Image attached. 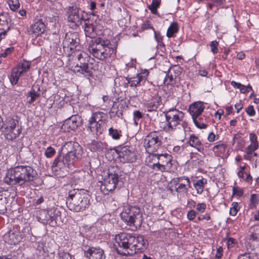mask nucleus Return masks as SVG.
Returning a JSON list of instances; mask_svg holds the SVG:
<instances>
[{
  "instance_id": "f257e3e1",
  "label": "nucleus",
  "mask_w": 259,
  "mask_h": 259,
  "mask_svg": "<svg viewBox=\"0 0 259 259\" xmlns=\"http://www.w3.org/2000/svg\"><path fill=\"white\" fill-rule=\"evenodd\" d=\"M68 150L65 155H59L54 160L52 165V170L57 177H63L67 174L68 168L73 164L75 159L81 158L82 150L77 143L70 142L64 146Z\"/></svg>"
},
{
  "instance_id": "f03ea898",
  "label": "nucleus",
  "mask_w": 259,
  "mask_h": 259,
  "mask_svg": "<svg viewBox=\"0 0 259 259\" xmlns=\"http://www.w3.org/2000/svg\"><path fill=\"white\" fill-rule=\"evenodd\" d=\"M37 177L35 170L32 167L20 165L9 169L4 178V182L10 185L18 184L22 186L26 182L34 181Z\"/></svg>"
},
{
  "instance_id": "7ed1b4c3",
  "label": "nucleus",
  "mask_w": 259,
  "mask_h": 259,
  "mask_svg": "<svg viewBox=\"0 0 259 259\" xmlns=\"http://www.w3.org/2000/svg\"><path fill=\"white\" fill-rule=\"evenodd\" d=\"M90 195L87 190H76L70 191L66 199V204L70 210L79 212L89 206Z\"/></svg>"
},
{
  "instance_id": "20e7f679",
  "label": "nucleus",
  "mask_w": 259,
  "mask_h": 259,
  "mask_svg": "<svg viewBox=\"0 0 259 259\" xmlns=\"http://www.w3.org/2000/svg\"><path fill=\"white\" fill-rule=\"evenodd\" d=\"M165 121L160 123V127L167 132L177 130H184L186 122L184 120V113L176 109H170L165 114Z\"/></svg>"
},
{
  "instance_id": "39448f33",
  "label": "nucleus",
  "mask_w": 259,
  "mask_h": 259,
  "mask_svg": "<svg viewBox=\"0 0 259 259\" xmlns=\"http://www.w3.org/2000/svg\"><path fill=\"white\" fill-rule=\"evenodd\" d=\"M121 219L130 227L132 231L140 228L143 223V218L140 208L137 206H127L123 208L120 213Z\"/></svg>"
},
{
  "instance_id": "423d86ee",
  "label": "nucleus",
  "mask_w": 259,
  "mask_h": 259,
  "mask_svg": "<svg viewBox=\"0 0 259 259\" xmlns=\"http://www.w3.org/2000/svg\"><path fill=\"white\" fill-rule=\"evenodd\" d=\"M106 118V114L103 112L93 113L89 120L88 128L93 135H101L105 128Z\"/></svg>"
},
{
  "instance_id": "0eeeda50",
  "label": "nucleus",
  "mask_w": 259,
  "mask_h": 259,
  "mask_svg": "<svg viewBox=\"0 0 259 259\" xmlns=\"http://www.w3.org/2000/svg\"><path fill=\"white\" fill-rule=\"evenodd\" d=\"M119 181V175L117 173L109 170L104 172L103 180L100 181V189L105 194L113 191L117 187Z\"/></svg>"
},
{
  "instance_id": "6e6552de",
  "label": "nucleus",
  "mask_w": 259,
  "mask_h": 259,
  "mask_svg": "<svg viewBox=\"0 0 259 259\" xmlns=\"http://www.w3.org/2000/svg\"><path fill=\"white\" fill-rule=\"evenodd\" d=\"M115 240L118 247H116V250L119 249L120 252H128L133 251L134 235L131 234L121 233L115 236Z\"/></svg>"
},
{
  "instance_id": "1a4fd4ad",
  "label": "nucleus",
  "mask_w": 259,
  "mask_h": 259,
  "mask_svg": "<svg viewBox=\"0 0 259 259\" xmlns=\"http://www.w3.org/2000/svg\"><path fill=\"white\" fill-rule=\"evenodd\" d=\"M161 144V137L156 132L150 133L144 139V145L148 153L157 151Z\"/></svg>"
},
{
  "instance_id": "9d476101",
  "label": "nucleus",
  "mask_w": 259,
  "mask_h": 259,
  "mask_svg": "<svg viewBox=\"0 0 259 259\" xmlns=\"http://www.w3.org/2000/svg\"><path fill=\"white\" fill-rule=\"evenodd\" d=\"M169 184L171 187H175V191L177 193L178 196L187 193L191 188L189 178L185 176L174 178L170 181Z\"/></svg>"
},
{
  "instance_id": "9b49d317",
  "label": "nucleus",
  "mask_w": 259,
  "mask_h": 259,
  "mask_svg": "<svg viewBox=\"0 0 259 259\" xmlns=\"http://www.w3.org/2000/svg\"><path fill=\"white\" fill-rule=\"evenodd\" d=\"M77 59L80 62V64H77L72 67V70L78 74H82L84 76H90L92 74V69L89 66L84 59L83 54L79 53L77 55Z\"/></svg>"
},
{
  "instance_id": "f8f14e48",
  "label": "nucleus",
  "mask_w": 259,
  "mask_h": 259,
  "mask_svg": "<svg viewBox=\"0 0 259 259\" xmlns=\"http://www.w3.org/2000/svg\"><path fill=\"white\" fill-rule=\"evenodd\" d=\"M156 171L164 172L170 169L172 166V156L168 154H158Z\"/></svg>"
},
{
  "instance_id": "ddd939ff",
  "label": "nucleus",
  "mask_w": 259,
  "mask_h": 259,
  "mask_svg": "<svg viewBox=\"0 0 259 259\" xmlns=\"http://www.w3.org/2000/svg\"><path fill=\"white\" fill-rule=\"evenodd\" d=\"M134 235V241L137 242L136 245H133V251H128V252H120V250L117 249V252L122 255H134L135 253L138 251H142L145 250L147 247L146 241L145 240L143 236L142 235Z\"/></svg>"
},
{
  "instance_id": "4468645a",
  "label": "nucleus",
  "mask_w": 259,
  "mask_h": 259,
  "mask_svg": "<svg viewBox=\"0 0 259 259\" xmlns=\"http://www.w3.org/2000/svg\"><path fill=\"white\" fill-rule=\"evenodd\" d=\"M116 152L118 157L123 162H133L136 160L135 153L130 147L124 146L119 148L116 150Z\"/></svg>"
},
{
  "instance_id": "2eb2a0df",
  "label": "nucleus",
  "mask_w": 259,
  "mask_h": 259,
  "mask_svg": "<svg viewBox=\"0 0 259 259\" xmlns=\"http://www.w3.org/2000/svg\"><path fill=\"white\" fill-rule=\"evenodd\" d=\"M67 19L69 22L73 23L74 25H79L83 19V15L80 14L79 10L76 6L69 7L67 10Z\"/></svg>"
},
{
  "instance_id": "dca6fc26",
  "label": "nucleus",
  "mask_w": 259,
  "mask_h": 259,
  "mask_svg": "<svg viewBox=\"0 0 259 259\" xmlns=\"http://www.w3.org/2000/svg\"><path fill=\"white\" fill-rule=\"evenodd\" d=\"M148 75L149 71L147 70H144L138 74L136 77L126 78L127 82H125L124 85L125 88L127 87L128 84H130L131 87L141 85L147 80Z\"/></svg>"
},
{
  "instance_id": "f3484780",
  "label": "nucleus",
  "mask_w": 259,
  "mask_h": 259,
  "mask_svg": "<svg viewBox=\"0 0 259 259\" xmlns=\"http://www.w3.org/2000/svg\"><path fill=\"white\" fill-rule=\"evenodd\" d=\"M100 55L101 60L110 57L112 54L114 53L115 50L112 47L109 40L101 38Z\"/></svg>"
},
{
  "instance_id": "a211bd4d",
  "label": "nucleus",
  "mask_w": 259,
  "mask_h": 259,
  "mask_svg": "<svg viewBox=\"0 0 259 259\" xmlns=\"http://www.w3.org/2000/svg\"><path fill=\"white\" fill-rule=\"evenodd\" d=\"M79 44V38L76 33H67L63 41L64 48H67L70 50L74 49Z\"/></svg>"
},
{
  "instance_id": "6ab92c4d",
  "label": "nucleus",
  "mask_w": 259,
  "mask_h": 259,
  "mask_svg": "<svg viewBox=\"0 0 259 259\" xmlns=\"http://www.w3.org/2000/svg\"><path fill=\"white\" fill-rule=\"evenodd\" d=\"M4 241L11 245H15L19 242L22 235L17 228H13L6 233L3 236Z\"/></svg>"
},
{
  "instance_id": "aec40b11",
  "label": "nucleus",
  "mask_w": 259,
  "mask_h": 259,
  "mask_svg": "<svg viewBox=\"0 0 259 259\" xmlns=\"http://www.w3.org/2000/svg\"><path fill=\"white\" fill-rule=\"evenodd\" d=\"M80 124V117L78 116L73 115L66 119L61 126L64 132H69L75 130Z\"/></svg>"
},
{
  "instance_id": "412c9836",
  "label": "nucleus",
  "mask_w": 259,
  "mask_h": 259,
  "mask_svg": "<svg viewBox=\"0 0 259 259\" xmlns=\"http://www.w3.org/2000/svg\"><path fill=\"white\" fill-rule=\"evenodd\" d=\"M84 255L88 259H105V255L103 249L99 247H89L84 250Z\"/></svg>"
},
{
  "instance_id": "4be33fe9",
  "label": "nucleus",
  "mask_w": 259,
  "mask_h": 259,
  "mask_svg": "<svg viewBox=\"0 0 259 259\" xmlns=\"http://www.w3.org/2000/svg\"><path fill=\"white\" fill-rule=\"evenodd\" d=\"M204 109V105L201 102H196L192 104L189 108L190 114L194 118L200 116Z\"/></svg>"
},
{
  "instance_id": "5701e85b",
  "label": "nucleus",
  "mask_w": 259,
  "mask_h": 259,
  "mask_svg": "<svg viewBox=\"0 0 259 259\" xmlns=\"http://www.w3.org/2000/svg\"><path fill=\"white\" fill-rule=\"evenodd\" d=\"M101 37H98L89 47L90 53L97 59L101 60Z\"/></svg>"
},
{
  "instance_id": "b1692460",
  "label": "nucleus",
  "mask_w": 259,
  "mask_h": 259,
  "mask_svg": "<svg viewBox=\"0 0 259 259\" xmlns=\"http://www.w3.org/2000/svg\"><path fill=\"white\" fill-rule=\"evenodd\" d=\"M45 30V25L41 21H37L31 25L30 33L34 35L33 36H37L42 33Z\"/></svg>"
},
{
  "instance_id": "393cba45",
  "label": "nucleus",
  "mask_w": 259,
  "mask_h": 259,
  "mask_svg": "<svg viewBox=\"0 0 259 259\" xmlns=\"http://www.w3.org/2000/svg\"><path fill=\"white\" fill-rule=\"evenodd\" d=\"M149 154V155L146 158L145 162L149 167L156 171L158 154L153 153Z\"/></svg>"
},
{
  "instance_id": "a878e982",
  "label": "nucleus",
  "mask_w": 259,
  "mask_h": 259,
  "mask_svg": "<svg viewBox=\"0 0 259 259\" xmlns=\"http://www.w3.org/2000/svg\"><path fill=\"white\" fill-rule=\"evenodd\" d=\"M189 143L191 147L196 148L199 152H202L204 147L198 138L194 135L190 137Z\"/></svg>"
},
{
  "instance_id": "bb28decb",
  "label": "nucleus",
  "mask_w": 259,
  "mask_h": 259,
  "mask_svg": "<svg viewBox=\"0 0 259 259\" xmlns=\"http://www.w3.org/2000/svg\"><path fill=\"white\" fill-rule=\"evenodd\" d=\"M207 179L202 178L201 179L198 180H194L193 186L195 190H196L197 193L198 194H201L203 192L205 185L207 184Z\"/></svg>"
},
{
  "instance_id": "cd10ccee",
  "label": "nucleus",
  "mask_w": 259,
  "mask_h": 259,
  "mask_svg": "<svg viewBox=\"0 0 259 259\" xmlns=\"http://www.w3.org/2000/svg\"><path fill=\"white\" fill-rule=\"evenodd\" d=\"M23 73L20 71L17 67L14 68L11 72V75L9 76L10 82L12 85L16 84L19 80L21 75Z\"/></svg>"
},
{
  "instance_id": "c85d7f7f",
  "label": "nucleus",
  "mask_w": 259,
  "mask_h": 259,
  "mask_svg": "<svg viewBox=\"0 0 259 259\" xmlns=\"http://www.w3.org/2000/svg\"><path fill=\"white\" fill-rule=\"evenodd\" d=\"M195 125L200 129L205 128L207 127L206 119L204 116H199L193 119Z\"/></svg>"
},
{
  "instance_id": "c756f323",
  "label": "nucleus",
  "mask_w": 259,
  "mask_h": 259,
  "mask_svg": "<svg viewBox=\"0 0 259 259\" xmlns=\"http://www.w3.org/2000/svg\"><path fill=\"white\" fill-rule=\"evenodd\" d=\"M110 117L114 119L121 118L122 116V110L119 109L118 107L113 105L109 112Z\"/></svg>"
},
{
  "instance_id": "7c9ffc66",
  "label": "nucleus",
  "mask_w": 259,
  "mask_h": 259,
  "mask_svg": "<svg viewBox=\"0 0 259 259\" xmlns=\"http://www.w3.org/2000/svg\"><path fill=\"white\" fill-rule=\"evenodd\" d=\"M179 28L178 23L175 22H173L171 23L170 26L167 29L166 36L168 37H173L174 34L178 32Z\"/></svg>"
},
{
  "instance_id": "2f4dec72",
  "label": "nucleus",
  "mask_w": 259,
  "mask_h": 259,
  "mask_svg": "<svg viewBox=\"0 0 259 259\" xmlns=\"http://www.w3.org/2000/svg\"><path fill=\"white\" fill-rule=\"evenodd\" d=\"M170 73L174 74L175 78H177L179 81L180 79V76L182 71V68L179 65H174L170 67L169 69Z\"/></svg>"
},
{
  "instance_id": "473e14b6",
  "label": "nucleus",
  "mask_w": 259,
  "mask_h": 259,
  "mask_svg": "<svg viewBox=\"0 0 259 259\" xmlns=\"http://www.w3.org/2000/svg\"><path fill=\"white\" fill-rule=\"evenodd\" d=\"M178 81V80L177 78H175L174 74L170 73L169 70H168L167 73L164 78V83L165 85L172 84Z\"/></svg>"
},
{
  "instance_id": "72a5a7b5",
  "label": "nucleus",
  "mask_w": 259,
  "mask_h": 259,
  "mask_svg": "<svg viewBox=\"0 0 259 259\" xmlns=\"http://www.w3.org/2000/svg\"><path fill=\"white\" fill-rule=\"evenodd\" d=\"M16 67L20 70V71L23 74L26 73L29 70L30 67V63L28 61H24L23 62L19 63Z\"/></svg>"
},
{
  "instance_id": "f704fd0d",
  "label": "nucleus",
  "mask_w": 259,
  "mask_h": 259,
  "mask_svg": "<svg viewBox=\"0 0 259 259\" xmlns=\"http://www.w3.org/2000/svg\"><path fill=\"white\" fill-rule=\"evenodd\" d=\"M227 147V145L226 144L224 143H222L221 142H218V144L215 145L212 148V151L214 153H224L225 152L226 149Z\"/></svg>"
},
{
  "instance_id": "c9c22d12",
  "label": "nucleus",
  "mask_w": 259,
  "mask_h": 259,
  "mask_svg": "<svg viewBox=\"0 0 259 259\" xmlns=\"http://www.w3.org/2000/svg\"><path fill=\"white\" fill-rule=\"evenodd\" d=\"M10 26L8 23V20H1L0 19V30L3 31V32H1L0 34H5L10 29Z\"/></svg>"
},
{
  "instance_id": "e433bc0d",
  "label": "nucleus",
  "mask_w": 259,
  "mask_h": 259,
  "mask_svg": "<svg viewBox=\"0 0 259 259\" xmlns=\"http://www.w3.org/2000/svg\"><path fill=\"white\" fill-rule=\"evenodd\" d=\"M109 135L115 140H117L120 139L121 137V131H118L116 129H114L113 127H110L109 129Z\"/></svg>"
},
{
  "instance_id": "4c0bfd02",
  "label": "nucleus",
  "mask_w": 259,
  "mask_h": 259,
  "mask_svg": "<svg viewBox=\"0 0 259 259\" xmlns=\"http://www.w3.org/2000/svg\"><path fill=\"white\" fill-rule=\"evenodd\" d=\"M259 203L258 195L256 194L251 195L250 198L249 207L250 208H255Z\"/></svg>"
},
{
  "instance_id": "58836bf2",
  "label": "nucleus",
  "mask_w": 259,
  "mask_h": 259,
  "mask_svg": "<svg viewBox=\"0 0 259 259\" xmlns=\"http://www.w3.org/2000/svg\"><path fill=\"white\" fill-rule=\"evenodd\" d=\"M105 145L100 142L93 141L92 143L91 148L95 151H101L104 148Z\"/></svg>"
},
{
  "instance_id": "ea45409f",
  "label": "nucleus",
  "mask_w": 259,
  "mask_h": 259,
  "mask_svg": "<svg viewBox=\"0 0 259 259\" xmlns=\"http://www.w3.org/2000/svg\"><path fill=\"white\" fill-rule=\"evenodd\" d=\"M160 0H153L151 4L148 6V9L151 10L153 14H156L157 9L159 6Z\"/></svg>"
},
{
  "instance_id": "a19ab883",
  "label": "nucleus",
  "mask_w": 259,
  "mask_h": 259,
  "mask_svg": "<svg viewBox=\"0 0 259 259\" xmlns=\"http://www.w3.org/2000/svg\"><path fill=\"white\" fill-rule=\"evenodd\" d=\"M8 3L10 8L12 11H15L20 7V3L18 0H8Z\"/></svg>"
},
{
  "instance_id": "79ce46f5",
  "label": "nucleus",
  "mask_w": 259,
  "mask_h": 259,
  "mask_svg": "<svg viewBox=\"0 0 259 259\" xmlns=\"http://www.w3.org/2000/svg\"><path fill=\"white\" fill-rule=\"evenodd\" d=\"M250 238L253 240L259 241V225L253 227V232L250 235Z\"/></svg>"
},
{
  "instance_id": "37998d69",
  "label": "nucleus",
  "mask_w": 259,
  "mask_h": 259,
  "mask_svg": "<svg viewBox=\"0 0 259 259\" xmlns=\"http://www.w3.org/2000/svg\"><path fill=\"white\" fill-rule=\"evenodd\" d=\"M239 204L237 202H234L232 203L231 207L230 209V214L231 215L235 216L236 215L238 210Z\"/></svg>"
},
{
  "instance_id": "c03bdc74",
  "label": "nucleus",
  "mask_w": 259,
  "mask_h": 259,
  "mask_svg": "<svg viewBox=\"0 0 259 259\" xmlns=\"http://www.w3.org/2000/svg\"><path fill=\"white\" fill-rule=\"evenodd\" d=\"M134 124L136 125L138 124L139 120L142 118L143 114L139 110H136L133 112Z\"/></svg>"
},
{
  "instance_id": "a18cd8bd",
  "label": "nucleus",
  "mask_w": 259,
  "mask_h": 259,
  "mask_svg": "<svg viewBox=\"0 0 259 259\" xmlns=\"http://www.w3.org/2000/svg\"><path fill=\"white\" fill-rule=\"evenodd\" d=\"M55 153L56 151L55 149L50 146L46 149L45 152V155L47 158H51L55 154Z\"/></svg>"
},
{
  "instance_id": "49530a36",
  "label": "nucleus",
  "mask_w": 259,
  "mask_h": 259,
  "mask_svg": "<svg viewBox=\"0 0 259 259\" xmlns=\"http://www.w3.org/2000/svg\"><path fill=\"white\" fill-rule=\"evenodd\" d=\"M40 96V94L36 92L34 90H32L29 93V96L30 97V100L29 101L30 104L34 102L36 99Z\"/></svg>"
},
{
  "instance_id": "de8ad7c7",
  "label": "nucleus",
  "mask_w": 259,
  "mask_h": 259,
  "mask_svg": "<svg viewBox=\"0 0 259 259\" xmlns=\"http://www.w3.org/2000/svg\"><path fill=\"white\" fill-rule=\"evenodd\" d=\"M249 140L250 141V144L253 146L256 145L258 147V143L257 141V136L254 133H250L249 134Z\"/></svg>"
},
{
  "instance_id": "09e8293b",
  "label": "nucleus",
  "mask_w": 259,
  "mask_h": 259,
  "mask_svg": "<svg viewBox=\"0 0 259 259\" xmlns=\"http://www.w3.org/2000/svg\"><path fill=\"white\" fill-rule=\"evenodd\" d=\"M147 108L148 110L151 111L156 110L158 108V106L157 105L154 100L152 99L148 103Z\"/></svg>"
},
{
  "instance_id": "8fccbe9b",
  "label": "nucleus",
  "mask_w": 259,
  "mask_h": 259,
  "mask_svg": "<svg viewBox=\"0 0 259 259\" xmlns=\"http://www.w3.org/2000/svg\"><path fill=\"white\" fill-rule=\"evenodd\" d=\"M237 259H255V256L249 253H244L238 256Z\"/></svg>"
},
{
  "instance_id": "3c124183",
  "label": "nucleus",
  "mask_w": 259,
  "mask_h": 259,
  "mask_svg": "<svg viewBox=\"0 0 259 259\" xmlns=\"http://www.w3.org/2000/svg\"><path fill=\"white\" fill-rule=\"evenodd\" d=\"M218 45H219V43L216 40L212 41L210 45V47L211 48V51L214 54H217L218 52V51H219V50L218 49Z\"/></svg>"
},
{
  "instance_id": "603ef678",
  "label": "nucleus",
  "mask_w": 259,
  "mask_h": 259,
  "mask_svg": "<svg viewBox=\"0 0 259 259\" xmlns=\"http://www.w3.org/2000/svg\"><path fill=\"white\" fill-rule=\"evenodd\" d=\"M206 208V205L205 203H199L197 204L196 209L197 211L203 213Z\"/></svg>"
},
{
  "instance_id": "864d4df0",
  "label": "nucleus",
  "mask_w": 259,
  "mask_h": 259,
  "mask_svg": "<svg viewBox=\"0 0 259 259\" xmlns=\"http://www.w3.org/2000/svg\"><path fill=\"white\" fill-rule=\"evenodd\" d=\"M247 114L249 116H254L255 115V111L254 109L253 106L252 105L249 106L245 109Z\"/></svg>"
},
{
  "instance_id": "5fc2aeb1",
  "label": "nucleus",
  "mask_w": 259,
  "mask_h": 259,
  "mask_svg": "<svg viewBox=\"0 0 259 259\" xmlns=\"http://www.w3.org/2000/svg\"><path fill=\"white\" fill-rule=\"evenodd\" d=\"M258 147L255 145L253 146L252 145H249L247 146V147L245 149V152L247 154H252V153L258 149Z\"/></svg>"
},
{
  "instance_id": "6e6d98bb",
  "label": "nucleus",
  "mask_w": 259,
  "mask_h": 259,
  "mask_svg": "<svg viewBox=\"0 0 259 259\" xmlns=\"http://www.w3.org/2000/svg\"><path fill=\"white\" fill-rule=\"evenodd\" d=\"M59 259H71L69 253L64 251H60L58 253Z\"/></svg>"
},
{
  "instance_id": "4d7b16f0",
  "label": "nucleus",
  "mask_w": 259,
  "mask_h": 259,
  "mask_svg": "<svg viewBox=\"0 0 259 259\" xmlns=\"http://www.w3.org/2000/svg\"><path fill=\"white\" fill-rule=\"evenodd\" d=\"M196 215V212L194 210L191 209L189 210L187 214V218L190 221H192L194 219Z\"/></svg>"
},
{
  "instance_id": "13d9d810",
  "label": "nucleus",
  "mask_w": 259,
  "mask_h": 259,
  "mask_svg": "<svg viewBox=\"0 0 259 259\" xmlns=\"http://www.w3.org/2000/svg\"><path fill=\"white\" fill-rule=\"evenodd\" d=\"M218 138L219 136L215 135L213 132L210 133L207 137V140L210 142H214V141L218 140Z\"/></svg>"
},
{
  "instance_id": "bf43d9fd",
  "label": "nucleus",
  "mask_w": 259,
  "mask_h": 259,
  "mask_svg": "<svg viewBox=\"0 0 259 259\" xmlns=\"http://www.w3.org/2000/svg\"><path fill=\"white\" fill-rule=\"evenodd\" d=\"M223 248L221 246H219L217 248V252L215 255V257L217 259H220L223 255Z\"/></svg>"
},
{
  "instance_id": "052dcab7",
  "label": "nucleus",
  "mask_w": 259,
  "mask_h": 259,
  "mask_svg": "<svg viewBox=\"0 0 259 259\" xmlns=\"http://www.w3.org/2000/svg\"><path fill=\"white\" fill-rule=\"evenodd\" d=\"M13 50L12 48H7L5 52L3 53L0 54V58L1 57H6L8 54H10Z\"/></svg>"
},
{
  "instance_id": "680f3d73",
  "label": "nucleus",
  "mask_w": 259,
  "mask_h": 259,
  "mask_svg": "<svg viewBox=\"0 0 259 259\" xmlns=\"http://www.w3.org/2000/svg\"><path fill=\"white\" fill-rule=\"evenodd\" d=\"M233 192L239 196H242L243 194L242 190L239 187H234L233 188Z\"/></svg>"
},
{
  "instance_id": "e2e57ef3",
  "label": "nucleus",
  "mask_w": 259,
  "mask_h": 259,
  "mask_svg": "<svg viewBox=\"0 0 259 259\" xmlns=\"http://www.w3.org/2000/svg\"><path fill=\"white\" fill-rule=\"evenodd\" d=\"M153 100L158 107L162 104V100L160 96H155L154 97Z\"/></svg>"
},
{
  "instance_id": "0e129e2a",
  "label": "nucleus",
  "mask_w": 259,
  "mask_h": 259,
  "mask_svg": "<svg viewBox=\"0 0 259 259\" xmlns=\"http://www.w3.org/2000/svg\"><path fill=\"white\" fill-rule=\"evenodd\" d=\"M235 108L237 112L238 113L242 109L243 105L241 102L237 103L235 105Z\"/></svg>"
},
{
  "instance_id": "69168bd1",
  "label": "nucleus",
  "mask_w": 259,
  "mask_h": 259,
  "mask_svg": "<svg viewBox=\"0 0 259 259\" xmlns=\"http://www.w3.org/2000/svg\"><path fill=\"white\" fill-rule=\"evenodd\" d=\"M7 210L5 205L0 202V214L4 213Z\"/></svg>"
},
{
  "instance_id": "338daca9",
  "label": "nucleus",
  "mask_w": 259,
  "mask_h": 259,
  "mask_svg": "<svg viewBox=\"0 0 259 259\" xmlns=\"http://www.w3.org/2000/svg\"><path fill=\"white\" fill-rule=\"evenodd\" d=\"M231 84L235 88L239 89L241 88V84L239 82H237L235 81H232L231 82Z\"/></svg>"
},
{
  "instance_id": "774afa93",
  "label": "nucleus",
  "mask_w": 259,
  "mask_h": 259,
  "mask_svg": "<svg viewBox=\"0 0 259 259\" xmlns=\"http://www.w3.org/2000/svg\"><path fill=\"white\" fill-rule=\"evenodd\" d=\"M245 57V55L242 52L238 53L237 55V58L239 60H243V59H244Z\"/></svg>"
}]
</instances>
